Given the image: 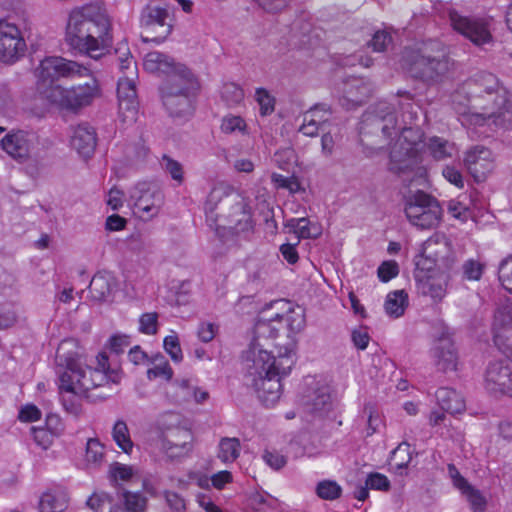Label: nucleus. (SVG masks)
<instances>
[{
	"label": "nucleus",
	"instance_id": "obj_5",
	"mask_svg": "<svg viewBox=\"0 0 512 512\" xmlns=\"http://www.w3.org/2000/svg\"><path fill=\"white\" fill-rule=\"evenodd\" d=\"M247 369V384L266 406H273L282 392V377L288 375L295 363L293 354L286 352L274 357L255 340L243 355Z\"/></svg>",
	"mask_w": 512,
	"mask_h": 512
},
{
	"label": "nucleus",
	"instance_id": "obj_24",
	"mask_svg": "<svg viewBox=\"0 0 512 512\" xmlns=\"http://www.w3.org/2000/svg\"><path fill=\"white\" fill-rule=\"evenodd\" d=\"M448 474L455 488L460 490L466 497L474 511H483L486 506V499L482 493L468 483V481L460 474L454 464H448Z\"/></svg>",
	"mask_w": 512,
	"mask_h": 512
},
{
	"label": "nucleus",
	"instance_id": "obj_22",
	"mask_svg": "<svg viewBox=\"0 0 512 512\" xmlns=\"http://www.w3.org/2000/svg\"><path fill=\"white\" fill-rule=\"evenodd\" d=\"M144 68L150 73L165 74L169 78H181L180 70H190L184 64L176 63L175 60L158 51L149 52L144 58Z\"/></svg>",
	"mask_w": 512,
	"mask_h": 512
},
{
	"label": "nucleus",
	"instance_id": "obj_41",
	"mask_svg": "<svg viewBox=\"0 0 512 512\" xmlns=\"http://www.w3.org/2000/svg\"><path fill=\"white\" fill-rule=\"evenodd\" d=\"M220 96L227 106L233 107L239 105L244 100V90L240 85L228 82L223 84Z\"/></svg>",
	"mask_w": 512,
	"mask_h": 512
},
{
	"label": "nucleus",
	"instance_id": "obj_4",
	"mask_svg": "<svg viewBox=\"0 0 512 512\" xmlns=\"http://www.w3.org/2000/svg\"><path fill=\"white\" fill-rule=\"evenodd\" d=\"M110 29L106 10L97 4H87L70 12L65 39L72 49L98 60L112 45Z\"/></svg>",
	"mask_w": 512,
	"mask_h": 512
},
{
	"label": "nucleus",
	"instance_id": "obj_42",
	"mask_svg": "<svg viewBox=\"0 0 512 512\" xmlns=\"http://www.w3.org/2000/svg\"><path fill=\"white\" fill-rule=\"evenodd\" d=\"M255 101L259 105V112L261 116H267L274 112L276 99L265 88H257L255 90Z\"/></svg>",
	"mask_w": 512,
	"mask_h": 512
},
{
	"label": "nucleus",
	"instance_id": "obj_36",
	"mask_svg": "<svg viewBox=\"0 0 512 512\" xmlns=\"http://www.w3.org/2000/svg\"><path fill=\"white\" fill-rule=\"evenodd\" d=\"M1 146L12 157H22L27 152V142L22 130L8 133L2 140Z\"/></svg>",
	"mask_w": 512,
	"mask_h": 512
},
{
	"label": "nucleus",
	"instance_id": "obj_53",
	"mask_svg": "<svg viewBox=\"0 0 512 512\" xmlns=\"http://www.w3.org/2000/svg\"><path fill=\"white\" fill-rule=\"evenodd\" d=\"M164 349L175 362H180L183 358L182 350L177 335H169L164 338Z\"/></svg>",
	"mask_w": 512,
	"mask_h": 512
},
{
	"label": "nucleus",
	"instance_id": "obj_61",
	"mask_svg": "<svg viewBox=\"0 0 512 512\" xmlns=\"http://www.w3.org/2000/svg\"><path fill=\"white\" fill-rule=\"evenodd\" d=\"M217 330L218 327L215 324L210 322H202L198 327L197 335L202 342L208 343L214 339Z\"/></svg>",
	"mask_w": 512,
	"mask_h": 512
},
{
	"label": "nucleus",
	"instance_id": "obj_8",
	"mask_svg": "<svg viewBox=\"0 0 512 512\" xmlns=\"http://www.w3.org/2000/svg\"><path fill=\"white\" fill-rule=\"evenodd\" d=\"M181 78H169L161 85L162 104L168 115L179 122L189 120L201 89L198 77L191 70H180Z\"/></svg>",
	"mask_w": 512,
	"mask_h": 512
},
{
	"label": "nucleus",
	"instance_id": "obj_15",
	"mask_svg": "<svg viewBox=\"0 0 512 512\" xmlns=\"http://www.w3.org/2000/svg\"><path fill=\"white\" fill-rule=\"evenodd\" d=\"M161 446L171 459L188 456L193 449V434L184 427L170 428L163 433Z\"/></svg>",
	"mask_w": 512,
	"mask_h": 512
},
{
	"label": "nucleus",
	"instance_id": "obj_13",
	"mask_svg": "<svg viewBox=\"0 0 512 512\" xmlns=\"http://www.w3.org/2000/svg\"><path fill=\"white\" fill-rule=\"evenodd\" d=\"M398 139L396 143L393 145L390 151V159H391V170L394 171H404L409 169L412 165V158L416 156L418 151L417 141L414 139L410 140L417 134V138L420 139V131L421 130H394Z\"/></svg>",
	"mask_w": 512,
	"mask_h": 512
},
{
	"label": "nucleus",
	"instance_id": "obj_2",
	"mask_svg": "<svg viewBox=\"0 0 512 512\" xmlns=\"http://www.w3.org/2000/svg\"><path fill=\"white\" fill-rule=\"evenodd\" d=\"M97 366L86 364L84 349L78 341L70 338L63 340L56 351V374L60 392L104 400L115 392V385L121 381V374L110 369L108 356L98 354Z\"/></svg>",
	"mask_w": 512,
	"mask_h": 512
},
{
	"label": "nucleus",
	"instance_id": "obj_31",
	"mask_svg": "<svg viewBox=\"0 0 512 512\" xmlns=\"http://www.w3.org/2000/svg\"><path fill=\"white\" fill-rule=\"evenodd\" d=\"M303 404L312 413H323L330 410L332 402L329 388L317 386L303 397Z\"/></svg>",
	"mask_w": 512,
	"mask_h": 512
},
{
	"label": "nucleus",
	"instance_id": "obj_62",
	"mask_svg": "<svg viewBox=\"0 0 512 512\" xmlns=\"http://www.w3.org/2000/svg\"><path fill=\"white\" fill-rule=\"evenodd\" d=\"M483 272V266L474 260H468L463 265L464 276L469 280H479Z\"/></svg>",
	"mask_w": 512,
	"mask_h": 512
},
{
	"label": "nucleus",
	"instance_id": "obj_18",
	"mask_svg": "<svg viewBox=\"0 0 512 512\" xmlns=\"http://www.w3.org/2000/svg\"><path fill=\"white\" fill-rule=\"evenodd\" d=\"M422 256L445 269H451L455 263L451 243L441 234H434L423 243Z\"/></svg>",
	"mask_w": 512,
	"mask_h": 512
},
{
	"label": "nucleus",
	"instance_id": "obj_55",
	"mask_svg": "<svg viewBox=\"0 0 512 512\" xmlns=\"http://www.w3.org/2000/svg\"><path fill=\"white\" fill-rule=\"evenodd\" d=\"M157 323V313H145L139 319V330L144 334L154 335L157 332Z\"/></svg>",
	"mask_w": 512,
	"mask_h": 512
},
{
	"label": "nucleus",
	"instance_id": "obj_49",
	"mask_svg": "<svg viewBox=\"0 0 512 512\" xmlns=\"http://www.w3.org/2000/svg\"><path fill=\"white\" fill-rule=\"evenodd\" d=\"M498 274L502 286L512 293V257H508L500 263Z\"/></svg>",
	"mask_w": 512,
	"mask_h": 512
},
{
	"label": "nucleus",
	"instance_id": "obj_6",
	"mask_svg": "<svg viewBox=\"0 0 512 512\" xmlns=\"http://www.w3.org/2000/svg\"><path fill=\"white\" fill-rule=\"evenodd\" d=\"M205 214L206 220L217 230L224 229L239 235L253 229L248 199L225 183L211 189L205 203Z\"/></svg>",
	"mask_w": 512,
	"mask_h": 512
},
{
	"label": "nucleus",
	"instance_id": "obj_59",
	"mask_svg": "<svg viewBox=\"0 0 512 512\" xmlns=\"http://www.w3.org/2000/svg\"><path fill=\"white\" fill-rule=\"evenodd\" d=\"M378 277L382 282H388L399 273L398 265L395 261L383 262L378 268Z\"/></svg>",
	"mask_w": 512,
	"mask_h": 512
},
{
	"label": "nucleus",
	"instance_id": "obj_52",
	"mask_svg": "<svg viewBox=\"0 0 512 512\" xmlns=\"http://www.w3.org/2000/svg\"><path fill=\"white\" fill-rule=\"evenodd\" d=\"M162 166L170 174L173 180L177 181L178 183L183 182V169L182 165L178 161L170 158L167 155H163Z\"/></svg>",
	"mask_w": 512,
	"mask_h": 512
},
{
	"label": "nucleus",
	"instance_id": "obj_47",
	"mask_svg": "<svg viewBox=\"0 0 512 512\" xmlns=\"http://www.w3.org/2000/svg\"><path fill=\"white\" fill-rule=\"evenodd\" d=\"M494 342L504 354L512 359V326L496 330Z\"/></svg>",
	"mask_w": 512,
	"mask_h": 512
},
{
	"label": "nucleus",
	"instance_id": "obj_26",
	"mask_svg": "<svg viewBox=\"0 0 512 512\" xmlns=\"http://www.w3.org/2000/svg\"><path fill=\"white\" fill-rule=\"evenodd\" d=\"M69 495L63 487H53L47 489L40 497V512H64L69 506Z\"/></svg>",
	"mask_w": 512,
	"mask_h": 512
},
{
	"label": "nucleus",
	"instance_id": "obj_63",
	"mask_svg": "<svg viewBox=\"0 0 512 512\" xmlns=\"http://www.w3.org/2000/svg\"><path fill=\"white\" fill-rule=\"evenodd\" d=\"M41 417V411L32 404L25 405L19 412V419L23 422H34Z\"/></svg>",
	"mask_w": 512,
	"mask_h": 512
},
{
	"label": "nucleus",
	"instance_id": "obj_12",
	"mask_svg": "<svg viewBox=\"0 0 512 512\" xmlns=\"http://www.w3.org/2000/svg\"><path fill=\"white\" fill-rule=\"evenodd\" d=\"M448 16L451 27L473 44L482 46L493 41L489 19L463 16L454 10Z\"/></svg>",
	"mask_w": 512,
	"mask_h": 512
},
{
	"label": "nucleus",
	"instance_id": "obj_54",
	"mask_svg": "<svg viewBox=\"0 0 512 512\" xmlns=\"http://www.w3.org/2000/svg\"><path fill=\"white\" fill-rule=\"evenodd\" d=\"M17 321L16 312L11 304H0V330L13 326Z\"/></svg>",
	"mask_w": 512,
	"mask_h": 512
},
{
	"label": "nucleus",
	"instance_id": "obj_46",
	"mask_svg": "<svg viewBox=\"0 0 512 512\" xmlns=\"http://www.w3.org/2000/svg\"><path fill=\"white\" fill-rule=\"evenodd\" d=\"M112 497L106 492H95L86 501V505L94 512H104L113 507Z\"/></svg>",
	"mask_w": 512,
	"mask_h": 512
},
{
	"label": "nucleus",
	"instance_id": "obj_11",
	"mask_svg": "<svg viewBox=\"0 0 512 512\" xmlns=\"http://www.w3.org/2000/svg\"><path fill=\"white\" fill-rule=\"evenodd\" d=\"M169 11L160 6H146L141 13L140 24L144 29L143 42L160 44L171 34L173 25L168 22Z\"/></svg>",
	"mask_w": 512,
	"mask_h": 512
},
{
	"label": "nucleus",
	"instance_id": "obj_38",
	"mask_svg": "<svg viewBox=\"0 0 512 512\" xmlns=\"http://www.w3.org/2000/svg\"><path fill=\"white\" fill-rule=\"evenodd\" d=\"M240 441L237 438H222L219 442L218 458L223 463H232L240 455Z\"/></svg>",
	"mask_w": 512,
	"mask_h": 512
},
{
	"label": "nucleus",
	"instance_id": "obj_33",
	"mask_svg": "<svg viewBox=\"0 0 512 512\" xmlns=\"http://www.w3.org/2000/svg\"><path fill=\"white\" fill-rule=\"evenodd\" d=\"M369 124L380 128H394L396 126V115L393 109L385 103L380 104L375 110L365 114Z\"/></svg>",
	"mask_w": 512,
	"mask_h": 512
},
{
	"label": "nucleus",
	"instance_id": "obj_17",
	"mask_svg": "<svg viewBox=\"0 0 512 512\" xmlns=\"http://www.w3.org/2000/svg\"><path fill=\"white\" fill-rule=\"evenodd\" d=\"M485 386L491 392L512 396V359L490 363L485 372Z\"/></svg>",
	"mask_w": 512,
	"mask_h": 512
},
{
	"label": "nucleus",
	"instance_id": "obj_50",
	"mask_svg": "<svg viewBox=\"0 0 512 512\" xmlns=\"http://www.w3.org/2000/svg\"><path fill=\"white\" fill-rule=\"evenodd\" d=\"M512 326V306L500 307L495 313L494 330Z\"/></svg>",
	"mask_w": 512,
	"mask_h": 512
},
{
	"label": "nucleus",
	"instance_id": "obj_56",
	"mask_svg": "<svg viewBox=\"0 0 512 512\" xmlns=\"http://www.w3.org/2000/svg\"><path fill=\"white\" fill-rule=\"evenodd\" d=\"M172 376L173 370L167 361L160 362L147 371V377L149 380L156 378H164L166 380H170Z\"/></svg>",
	"mask_w": 512,
	"mask_h": 512
},
{
	"label": "nucleus",
	"instance_id": "obj_44",
	"mask_svg": "<svg viewBox=\"0 0 512 512\" xmlns=\"http://www.w3.org/2000/svg\"><path fill=\"white\" fill-rule=\"evenodd\" d=\"M109 475L114 485L119 486L120 482H127L134 476V470L131 466L115 462L110 465Z\"/></svg>",
	"mask_w": 512,
	"mask_h": 512
},
{
	"label": "nucleus",
	"instance_id": "obj_10",
	"mask_svg": "<svg viewBox=\"0 0 512 512\" xmlns=\"http://www.w3.org/2000/svg\"><path fill=\"white\" fill-rule=\"evenodd\" d=\"M404 212L408 221L420 229L437 227L443 215L439 201L421 190L406 197Z\"/></svg>",
	"mask_w": 512,
	"mask_h": 512
},
{
	"label": "nucleus",
	"instance_id": "obj_28",
	"mask_svg": "<svg viewBox=\"0 0 512 512\" xmlns=\"http://www.w3.org/2000/svg\"><path fill=\"white\" fill-rule=\"evenodd\" d=\"M97 138L95 130H74L70 145L83 159H89L94 154Z\"/></svg>",
	"mask_w": 512,
	"mask_h": 512
},
{
	"label": "nucleus",
	"instance_id": "obj_43",
	"mask_svg": "<svg viewBox=\"0 0 512 512\" xmlns=\"http://www.w3.org/2000/svg\"><path fill=\"white\" fill-rule=\"evenodd\" d=\"M316 493L319 498L331 501L341 496L342 488L336 481L323 480L317 484Z\"/></svg>",
	"mask_w": 512,
	"mask_h": 512
},
{
	"label": "nucleus",
	"instance_id": "obj_30",
	"mask_svg": "<svg viewBox=\"0 0 512 512\" xmlns=\"http://www.w3.org/2000/svg\"><path fill=\"white\" fill-rule=\"evenodd\" d=\"M425 147L429 155L436 161L451 159L458 153L454 142L439 136L428 138Z\"/></svg>",
	"mask_w": 512,
	"mask_h": 512
},
{
	"label": "nucleus",
	"instance_id": "obj_51",
	"mask_svg": "<svg viewBox=\"0 0 512 512\" xmlns=\"http://www.w3.org/2000/svg\"><path fill=\"white\" fill-rule=\"evenodd\" d=\"M295 159L294 150L290 147L278 150L274 154L273 161L282 170H289Z\"/></svg>",
	"mask_w": 512,
	"mask_h": 512
},
{
	"label": "nucleus",
	"instance_id": "obj_37",
	"mask_svg": "<svg viewBox=\"0 0 512 512\" xmlns=\"http://www.w3.org/2000/svg\"><path fill=\"white\" fill-rule=\"evenodd\" d=\"M120 498L124 503V509L128 512H144L146 510L148 500L142 492L122 489Z\"/></svg>",
	"mask_w": 512,
	"mask_h": 512
},
{
	"label": "nucleus",
	"instance_id": "obj_3",
	"mask_svg": "<svg viewBox=\"0 0 512 512\" xmlns=\"http://www.w3.org/2000/svg\"><path fill=\"white\" fill-rule=\"evenodd\" d=\"M37 72V91L50 103L58 104L68 110L77 111L90 105L100 96V87L94 77L85 84L65 89L57 84L61 78L73 79L90 76L91 69L75 61L60 56L46 57L40 62Z\"/></svg>",
	"mask_w": 512,
	"mask_h": 512
},
{
	"label": "nucleus",
	"instance_id": "obj_60",
	"mask_svg": "<svg viewBox=\"0 0 512 512\" xmlns=\"http://www.w3.org/2000/svg\"><path fill=\"white\" fill-rule=\"evenodd\" d=\"M35 442L42 447L47 449L53 441V435H56L47 428H32Z\"/></svg>",
	"mask_w": 512,
	"mask_h": 512
},
{
	"label": "nucleus",
	"instance_id": "obj_39",
	"mask_svg": "<svg viewBox=\"0 0 512 512\" xmlns=\"http://www.w3.org/2000/svg\"><path fill=\"white\" fill-rule=\"evenodd\" d=\"M112 438L123 452L129 453L133 448V442L125 421L117 420L112 429Z\"/></svg>",
	"mask_w": 512,
	"mask_h": 512
},
{
	"label": "nucleus",
	"instance_id": "obj_45",
	"mask_svg": "<svg viewBox=\"0 0 512 512\" xmlns=\"http://www.w3.org/2000/svg\"><path fill=\"white\" fill-rule=\"evenodd\" d=\"M392 42L393 38L391 33L386 29H382L374 32L367 45L374 52H385L389 46L392 45Z\"/></svg>",
	"mask_w": 512,
	"mask_h": 512
},
{
	"label": "nucleus",
	"instance_id": "obj_14",
	"mask_svg": "<svg viewBox=\"0 0 512 512\" xmlns=\"http://www.w3.org/2000/svg\"><path fill=\"white\" fill-rule=\"evenodd\" d=\"M26 43L18 27L6 21H0V61L14 63L22 57Z\"/></svg>",
	"mask_w": 512,
	"mask_h": 512
},
{
	"label": "nucleus",
	"instance_id": "obj_32",
	"mask_svg": "<svg viewBox=\"0 0 512 512\" xmlns=\"http://www.w3.org/2000/svg\"><path fill=\"white\" fill-rule=\"evenodd\" d=\"M436 399L440 408L450 414L462 413L465 410L464 398L454 389H438Z\"/></svg>",
	"mask_w": 512,
	"mask_h": 512
},
{
	"label": "nucleus",
	"instance_id": "obj_64",
	"mask_svg": "<svg viewBox=\"0 0 512 512\" xmlns=\"http://www.w3.org/2000/svg\"><path fill=\"white\" fill-rule=\"evenodd\" d=\"M165 499L168 506L175 512H182L186 508L185 500L175 492H166Z\"/></svg>",
	"mask_w": 512,
	"mask_h": 512
},
{
	"label": "nucleus",
	"instance_id": "obj_57",
	"mask_svg": "<svg viewBox=\"0 0 512 512\" xmlns=\"http://www.w3.org/2000/svg\"><path fill=\"white\" fill-rule=\"evenodd\" d=\"M443 177L455 187L462 189L464 187V178L461 171L453 165H446L442 169Z\"/></svg>",
	"mask_w": 512,
	"mask_h": 512
},
{
	"label": "nucleus",
	"instance_id": "obj_27",
	"mask_svg": "<svg viewBox=\"0 0 512 512\" xmlns=\"http://www.w3.org/2000/svg\"><path fill=\"white\" fill-rule=\"evenodd\" d=\"M334 113L331 107L326 103H318L312 106L303 114V122L300 128L306 126L318 128L320 126L336 125Z\"/></svg>",
	"mask_w": 512,
	"mask_h": 512
},
{
	"label": "nucleus",
	"instance_id": "obj_34",
	"mask_svg": "<svg viewBox=\"0 0 512 512\" xmlns=\"http://www.w3.org/2000/svg\"><path fill=\"white\" fill-rule=\"evenodd\" d=\"M284 227L289 233L295 234L297 243L300 239L316 238L320 232L315 225L311 224L307 218H291L286 221Z\"/></svg>",
	"mask_w": 512,
	"mask_h": 512
},
{
	"label": "nucleus",
	"instance_id": "obj_19",
	"mask_svg": "<svg viewBox=\"0 0 512 512\" xmlns=\"http://www.w3.org/2000/svg\"><path fill=\"white\" fill-rule=\"evenodd\" d=\"M131 198L140 216L146 220L151 219L159 213L163 197L160 191L151 189L148 184H138Z\"/></svg>",
	"mask_w": 512,
	"mask_h": 512
},
{
	"label": "nucleus",
	"instance_id": "obj_58",
	"mask_svg": "<svg viewBox=\"0 0 512 512\" xmlns=\"http://www.w3.org/2000/svg\"><path fill=\"white\" fill-rule=\"evenodd\" d=\"M366 485L369 489L386 491L390 487L388 478L381 473H370L366 479Z\"/></svg>",
	"mask_w": 512,
	"mask_h": 512
},
{
	"label": "nucleus",
	"instance_id": "obj_16",
	"mask_svg": "<svg viewBox=\"0 0 512 512\" xmlns=\"http://www.w3.org/2000/svg\"><path fill=\"white\" fill-rule=\"evenodd\" d=\"M119 121L122 126H133L138 120L136 88L132 80L123 78L118 81Z\"/></svg>",
	"mask_w": 512,
	"mask_h": 512
},
{
	"label": "nucleus",
	"instance_id": "obj_7",
	"mask_svg": "<svg viewBox=\"0 0 512 512\" xmlns=\"http://www.w3.org/2000/svg\"><path fill=\"white\" fill-rule=\"evenodd\" d=\"M402 68L415 80L426 85L441 83L453 69L454 62L445 47L436 40H428L402 54Z\"/></svg>",
	"mask_w": 512,
	"mask_h": 512
},
{
	"label": "nucleus",
	"instance_id": "obj_29",
	"mask_svg": "<svg viewBox=\"0 0 512 512\" xmlns=\"http://www.w3.org/2000/svg\"><path fill=\"white\" fill-rule=\"evenodd\" d=\"M448 276L445 273L428 275L419 279L418 288L423 295L430 296L435 301H440L446 294Z\"/></svg>",
	"mask_w": 512,
	"mask_h": 512
},
{
	"label": "nucleus",
	"instance_id": "obj_40",
	"mask_svg": "<svg viewBox=\"0 0 512 512\" xmlns=\"http://www.w3.org/2000/svg\"><path fill=\"white\" fill-rule=\"evenodd\" d=\"M172 387L173 397L178 403L190 402L195 397L197 386L190 379L176 380Z\"/></svg>",
	"mask_w": 512,
	"mask_h": 512
},
{
	"label": "nucleus",
	"instance_id": "obj_35",
	"mask_svg": "<svg viewBox=\"0 0 512 512\" xmlns=\"http://www.w3.org/2000/svg\"><path fill=\"white\" fill-rule=\"evenodd\" d=\"M408 307V294L404 290H395L387 294L384 309L388 316L401 317Z\"/></svg>",
	"mask_w": 512,
	"mask_h": 512
},
{
	"label": "nucleus",
	"instance_id": "obj_21",
	"mask_svg": "<svg viewBox=\"0 0 512 512\" xmlns=\"http://www.w3.org/2000/svg\"><path fill=\"white\" fill-rule=\"evenodd\" d=\"M435 366L441 371H454L457 367L458 356L450 335L443 332L431 349Z\"/></svg>",
	"mask_w": 512,
	"mask_h": 512
},
{
	"label": "nucleus",
	"instance_id": "obj_23",
	"mask_svg": "<svg viewBox=\"0 0 512 512\" xmlns=\"http://www.w3.org/2000/svg\"><path fill=\"white\" fill-rule=\"evenodd\" d=\"M90 298L94 302H110L117 291V280L108 271L97 272L89 284Z\"/></svg>",
	"mask_w": 512,
	"mask_h": 512
},
{
	"label": "nucleus",
	"instance_id": "obj_9",
	"mask_svg": "<svg viewBox=\"0 0 512 512\" xmlns=\"http://www.w3.org/2000/svg\"><path fill=\"white\" fill-rule=\"evenodd\" d=\"M305 326L304 310L287 300H276L264 309L255 324V335L260 338H275L281 330L287 336L300 332Z\"/></svg>",
	"mask_w": 512,
	"mask_h": 512
},
{
	"label": "nucleus",
	"instance_id": "obj_48",
	"mask_svg": "<svg viewBox=\"0 0 512 512\" xmlns=\"http://www.w3.org/2000/svg\"><path fill=\"white\" fill-rule=\"evenodd\" d=\"M104 458V446L96 438H91L86 445V461L92 464H100Z\"/></svg>",
	"mask_w": 512,
	"mask_h": 512
},
{
	"label": "nucleus",
	"instance_id": "obj_20",
	"mask_svg": "<svg viewBox=\"0 0 512 512\" xmlns=\"http://www.w3.org/2000/svg\"><path fill=\"white\" fill-rule=\"evenodd\" d=\"M492 152L483 147L475 146L465 153L463 163L471 175L477 180H483L493 168Z\"/></svg>",
	"mask_w": 512,
	"mask_h": 512
},
{
	"label": "nucleus",
	"instance_id": "obj_1",
	"mask_svg": "<svg viewBox=\"0 0 512 512\" xmlns=\"http://www.w3.org/2000/svg\"><path fill=\"white\" fill-rule=\"evenodd\" d=\"M462 126H512V91L494 74L480 72L452 95Z\"/></svg>",
	"mask_w": 512,
	"mask_h": 512
},
{
	"label": "nucleus",
	"instance_id": "obj_25",
	"mask_svg": "<svg viewBox=\"0 0 512 512\" xmlns=\"http://www.w3.org/2000/svg\"><path fill=\"white\" fill-rule=\"evenodd\" d=\"M371 89L361 79L353 78L345 84L344 95L340 98V104L347 110L361 106L370 97Z\"/></svg>",
	"mask_w": 512,
	"mask_h": 512
}]
</instances>
